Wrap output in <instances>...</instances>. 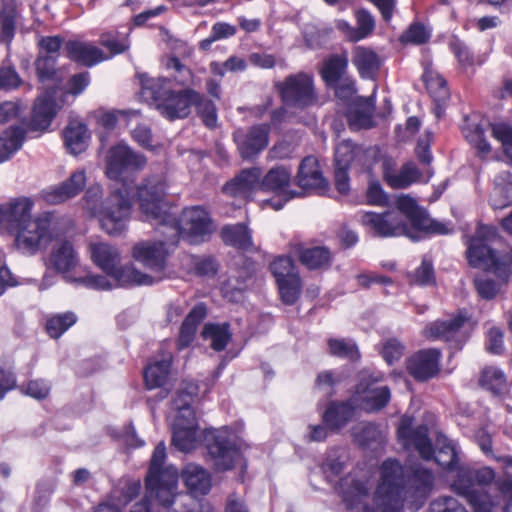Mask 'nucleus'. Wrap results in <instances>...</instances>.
Masks as SVG:
<instances>
[{
  "label": "nucleus",
  "instance_id": "f257e3e1",
  "mask_svg": "<svg viewBox=\"0 0 512 512\" xmlns=\"http://www.w3.org/2000/svg\"><path fill=\"white\" fill-rule=\"evenodd\" d=\"M166 182L162 176H151L137 189L139 208L146 221L153 223L167 243H176L180 234L192 241L203 240L214 231L208 212L199 206L183 210L179 220L170 213L165 201Z\"/></svg>",
  "mask_w": 512,
  "mask_h": 512
},
{
  "label": "nucleus",
  "instance_id": "f03ea898",
  "mask_svg": "<svg viewBox=\"0 0 512 512\" xmlns=\"http://www.w3.org/2000/svg\"><path fill=\"white\" fill-rule=\"evenodd\" d=\"M34 202L27 197L12 199L0 205V231L15 233L13 247L21 254L32 256L43 242L63 233L69 221L54 212L32 218Z\"/></svg>",
  "mask_w": 512,
  "mask_h": 512
},
{
  "label": "nucleus",
  "instance_id": "7ed1b4c3",
  "mask_svg": "<svg viewBox=\"0 0 512 512\" xmlns=\"http://www.w3.org/2000/svg\"><path fill=\"white\" fill-rule=\"evenodd\" d=\"M398 438L404 447H414L423 459L430 460L434 457L436 463L449 472H454L460 466L455 447L446 436H437L434 450L428 437V428L425 425L414 428L409 417L402 418L398 427Z\"/></svg>",
  "mask_w": 512,
  "mask_h": 512
},
{
  "label": "nucleus",
  "instance_id": "20e7f679",
  "mask_svg": "<svg viewBox=\"0 0 512 512\" xmlns=\"http://www.w3.org/2000/svg\"><path fill=\"white\" fill-rule=\"evenodd\" d=\"M139 79L143 96L156 102L161 114L168 119L187 117L193 102L201 100V94L190 88L172 91L167 78H150L142 74Z\"/></svg>",
  "mask_w": 512,
  "mask_h": 512
},
{
  "label": "nucleus",
  "instance_id": "39448f33",
  "mask_svg": "<svg viewBox=\"0 0 512 512\" xmlns=\"http://www.w3.org/2000/svg\"><path fill=\"white\" fill-rule=\"evenodd\" d=\"M90 257L93 263L109 275L119 286L151 285L154 277L142 273L133 266H121L118 249L106 242H91Z\"/></svg>",
  "mask_w": 512,
  "mask_h": 512
},
{
  "label": "nucleus",
  "instance_id": "423d86ee",
  "mask_svg": "<svg viewBox=\"0 0 512 512\" xmlns=\"http://www.w3.org/2000/svg\"><path fill=\"white\" fill-rule=\"evenodd\" d=\"M146 157L134 151L126 143H119L109 148L105 156V175L118 187L133 189L135 175L144 169Z\"/></svg>",
  "mask_w": 512,
  "mask_h": 512
},
{
  "label": "nucleus",
  "instance_id": "0eeeda50",
  "mask_svg": "<svg viewBox=\"0 0 512 512\" xmlns=\"http://www.w3.org/2000/svg\"><path fill=\"white\" fill-rule=\"evenodd\" d=\"M132 196L133 189L113 186L97 215L105 233L119 236L127 229L132 214Z\"/></svg>",
  "mask_w": 512,
  "mask_h": 512
},
{
  "label": "nucleus",
  "instance_id": "6e6552de",
  "mask_svg": "<svg viewBox=\"0 0 512 512\" xmlns=\"http://www.w3.org/2000/svg\"><path fill=\"white\" fill-rule=\"evenodd\" d=\"M494 234V229L491 227H479L476 235L470 240L467 258L471 266L492 271L497 277H501L505 281L510 274L512 257L498 256L489 247L488 242Z\"/></svg>",
  "mask_w": 512,
  "mask_h": 512
},
{
  "label": "nucleus",
  "instance_id": "1a4fd4ad",
  "mask_svg": "<svg viewBox=\"0 0 512 512\" xmlns=\"http://www.w3.org/2000/svg\"><path fill=\"white\" fill-rule=\"evenodd\" d=\"M487 127H490L493 137L501 144L506 161L512 164V125L505 122L491 124L485 120L477 121L475 118H467L463 126V133L477 149L478 155L485 157L491 152V146L484 138Z\"/></svg>",
  "mask_w": 512,
  "mask_h": 512
},
{
  "label": "nucleus",
  "instance_id": "9d476101",
  "mask_svg": "<svg viewBox=\"0 0 512 512\" xmlns=\"http://www.w3.org/2000/svg\"><path fill=\"white\" fill-rule=\"evenodd\" d=\"M453 473L451 488L457 494L466 497L476 512H495L499 505L498 500L476 487L471 468L458 466Z\"/></svg>",
  "mask_w": 512,
  "mask_h": 512
},
{
  "label": "nucleus",
  "instance_id": "9b49d317",
  "mask_svg": "<svg viewBox=\"0 0 512 512\" xmlns=\"http://www.w3.org/2000/svg\"><path fill=\"white\" fill-rule=\"evenodd\" d=\"M381 380L382 376H373L367 371H363L352 397L353 402L366 411H376L385 407L390 399V390L387 386L375 385Z\"/></svg>",
  "mask_w": 512,
  "mask_h": 512
},
{
  "label": "nucleus",
  "instance_id": "f8f14e48",
  "mask_svg": "<svg viewBox=\"0 0 512 512\" xmlns=\"http://www.w3.org/2000/svg\"><path fill=\"white\" fill-rule=\"evenodd\" d=\"M166 43L171 50V55L167 56L163 63L166 69L172 71L173 80L180 86H196L198 83L192 71L181 61V58L191 57L193 49L185 41L171 35L167 36Z\"/></svg>",
  "mask_w": 512,
  "mask_h": 512
},
{
  "label": "nucleus",
  "instance_id": "ddd939ff",
  "mask_svg": "<svg viewBox=\"0 0 512 512\" xmlns=\"http://www.w3.org/2000/svg\"><path fill=\"white\" fill-rule=\"evenodd\" d=\"M276 279L282 300L293 304L299 297L301 280L293 261L287 256L276 258L270 265Z\"/></svg>",
  "mask_w": 512,
  "mask_h": 512
},
{
  "label": "nucleus",
  "instance_id": "4468645a",
  "mask_svg": "<svg viewBox=\"0 0 512 512\" xmlns=\"http://www.w3.org/2000/svg\"><path fill=\"white\" fill-rule=\"evenodd\" d=\"M277 86L283 101L289 105L304 108L316 101L312 78L307 74L291 75Z\"/></svg>",
  "mask_w": 512,
  "mask_h": 512
},
{
  "label": "nucleus",
  "instance_id": "2eb2a0df",
  "mask_svg": "<svg viewBox=\"0 0 512 512\" xmlns=\"http://www.w3.org/2000/svg\"><path fill=\"white\" fill-rule=\"evenodd\" d=\"M168 486L146 494V497L155 499L159 512H193L195 501L187 494L177 492L175 473L167 472Z\"/></svg>",
  "mask_w": 512,
  "mask_h": 512
},
{
  "label": "nucleus",
  "instance_id": "dca6fc26",
  "mask_svg": "<svg viewBox=\"0 0 512 512\" xmlns=\"http://www.w3.org/2000/svg\"><path fill=\"white\" fill-rule=\"evenodd\" d=\"M395 205L398 213L404 215L413 227L418 230L437 234H447L452 229L446 224L434 221L409 195H400L396 198Z\"/></svg>",
  "mask_w": 512,
  "mask_h": 512
},
{
  "label": "nucleus",
  "instance_id": "f3484780",
  "mask_svg": "<svg viewBox=\"0 0 512 512\" xmlns=\"http://www.w3.org/2000/svg\"><path fill=\"white\" fill-rule=\"evenodd\" d=\"M132 258L150 269L155 275L154 282L162 279L160 273L166 267L168 252L163 241H141L132 247ZM151 276V274H149Z\"/></svg>",
  "mask_w": 512,
  "mask_h": 512
},
{
  "label": "nucleus",
  "instance_id": "a211bd4d",
  "mask_svg": "<svg viewBox=\"0 0 512 512\" xmlns=\"http://www.w3.org/2000/svg\"><path fill=\"white\" fill-rule=\"evenodd\" d=\"M291 180V172L283 167L277 166L270 169L261 180V189L275 192L277 195L264 202V205L271 206L274 210L281 209L284 204L296 196L293 191L286 190Z\"/></svg>",
  "mask_w": 512,
  "mask_h": 512
},
{
  "label": "nucleus",
  "instance_id": "6ab92c4d",
  "mask_svg": "<svg viewBox=\"0 0 512 512\" xmlns=\"http://www.w3.org/2000/svg\"><path fill=\"white\" fill-rule=\"evenodd\" d=\"M362 223L381 237L407 234V226L404 223L403 216L395 211H388L383 214L366 212L362 216Z\"/></svg>",
  "mask_w": 512,
  "mask_h": 512
},
{
  "label": "nucleus",
  "instance_id": "aec40b11",
  "mask_svg": "<svg viewBox=\"0 0 512 512\" xmlns=\"http://www.w3.org/2000/svg\"><path fill=\"white\" fill-rule=\"evenodd\" d=\"M207 448L209 457L217 471L232 469L241 456L235 443L224 432L217 433Z\"/></svg>",
  "mask_w": 512,
  "mask_h": 512
},
{
  "label": "nucleus",
  "instance_id": "412c9836",
  "mask_svg": "<svg viewBox=\"0 0 512 512\" xmlns=\"http://www.w3.org/2000/svg\"><path fill=\"white\" fill-rule=\"evenodd\" d=\"M86 182L85 170H76L59 185L43 191L42 197L48 204H61L79 195L83 191Z\"/></svg>",
  "mask_w": 512,
  "mask_h": 512
},
{
  "label": "nucleus",
  "instance_id": "4be33fe9",
  "mask_svg": "<svg viewBox=\"0 0 512 512\" xmlns=\"http://www.w3.org/2000/svg\"><path fill=\"white\" fill-rule=\"evenodd\" d=\"M166 458V448L163 442H160L154 449L151 457L148 475L146 477V494L168 486L167 472L175 473V481L178 483V471L170 466H163Z\"/></svg>",
  "mask_w": 512,
  "mask_h": 512
},
{
  "label": "nucleus",
  "instance_id": "5701e85b",
  "mask_svg": "<svg viewBox=\"0 0 512 512\" xmlns=\"http://www.w3.org/2000/svg\"><path fill=\"white\" fill-rule=\"evenodd\" d=\"M440 351L435 348L420 350L407 360L408 373L418 381H426L439 372Z\"/></svg>",
  "mask_w": 512,
  "mask_h": 512
},
{
  "label": "nucleus",
  "instance_id": "b1692460",
  "mask_svg": "<svg viewBox=\"0 0 512 512\" xmlns=\"http://www.w3.org/2000/svg\"><path fill=\"white\" fill-rule=\"evenodd\" d=\"M269 125L252 127L248 132L238 130L234 133L239 153L243 159L256 156L268 144Z\"/></svg>",
  "mask_w": 512,
  "mask_h": 512
},
{
  "label": "nucleus",
  "instance_id": "393cba45",
  "mask_svg": "<svg viewBox=\"0 0 512 512\" xmlns=\"http://www.w3.org/2000/svg\"><path fill=\"white\" fill-rule=\"evenodd\" d=\"M468 322L469 319L462 314L449 320H437L425 327L423 335L429 340L442 339L445 341L455 340L456 342H460L463 340L461 329Z\"/></svg>",
  "mask_w": 512,
  "mask_h": 512
},
{
  "label": "nucleus",
  "instance_id": "a878e982",
  "mask_svg": "<svg viewBox=\"0 0 512 512\" xmlns=\"http://www.w3.org/2000/svg\"><path fill=\"white\" fill-rule=\"evenodd\" d=\"M261 174V170L256 167L243 169L225 184L223 191L233 197L246 198L256 189H261Z\"/></svg>",
  "mask_w": 512,
  "mask_h": 512
},
{
  "label": "nucleus",
  "instance_id": "bb28decb",
  "mask_svg": "<svg viewBox=\"0 0 512 512\" xmlns=\"http://www.w3.org/2000/svg\"><path fill=\"white\" fill-rule=\"evenodd\" d=\"M199 440L196 417L175 419L173 424V445L182 452H189L196 447Z\"/></svg>",
  "mask_w": 512,
  "mask_h": 512
},
{
  "label": "nucleus",
  "instance_id": "cd10ccee",
  "mask_svg": "<svg viewBox=\"0 0 512 512\" xmlns=\"http://www.w3.org/2000/svg\"><path fill=\"white\" fill-rule=\"evenodd\" d=\"M297 183L304 189L319 192L326 190L328 183L322 175L316 158L308 156L302 160L297 175Z\"/></svg>",
  "mask_w": 512,
  "mask_h": 512
},
{
  "label": "nucleus",
  "instance_id": "c85d7f7f",
  "mask_svg": "<svg viewBox=\"0 0 512 512\" xmlns=\"http://www.w3.org/2000/svg\"><path fill=\"white\" fill-rule=\"evenodd\" d=\"M292 251L299 261L310 270L326 269L331 263V253L326 247H305L301 242L292 243Z\"/></svg>",
  "mask_w": 512,
  "mask_h": 512
},
{
  "label": "nucleus",
  "instance_id": "c756f323",
  "mask_svg": "<svg viewBox=\"0 0 512 512\" xmlns=\"http://www.w3.org/2000/svg\"><path fill=\"white\" fill-rule=\"evenodd\" d=\"M181 476L187 489L195 496L206 495L211 490V475L198 464H186L182 470Z\"/></svg>",
  "mask_w": 512,
  "mask_h": 512
},
{
  "label": "nucleus",
  "instance_id": "7c9ffc66",
  "mask_svg": "<svg viewBox=\"0 0 512 512\" xmlns=\"http://www.w3.org/2000/svg\"><path fill=\"white\" fill-rule=\"evenodd\" d=\"M141 490L138 481H129L119 489L113 491L108 502L100 504L95 512H123L122 510L134 501Z\"/></svg>",
  "mask_w": 512,
  "mask_h": 512
},
{
  "label": "nucleus",
  "instance_id": "2f4dec72",
  "mask_svg": "<svg viewBox=\"0 0 512 512\" xmlns=\"http://www.w3.org/2000/svg\"><path fill=\"white\" fill-rule=\"evenodd\" d=\"M356 406L353 399L343 402L333 401L328 404L323 413V422H325L332 431H339L351 421Z\"/></svg>",
  "mask_w": 512,
  "mask_h": 512
},
{
  "label": "nucleus",
  "instance_id": "473e14b6",
  "mask_svg": "<svg viewBox=\"0 0 512 512\" xmlns=\"http://www.w3.org/2000/svg\"><path fill=\"white\" fill-rule=\"evenodd\" d=\"M78 263L76 252L71 243L64 241L53 246L47 265L58 273L67 274Z\"/></svg>",
  "mask_w": 512,
  "mask_h": 512
},
{
  "label": "nucleus",
  "instance_id": "72a5a7b5",
  "mask_svg": "<svg viewBox=\"0 0 512 512\" xmlns=\"http://www.w3.org/2000/svg\"><path fill=\"white\" fill-rule=\"evenodd\" d=\"M63 138L68 153L76 156L87 149L90 134L85 124L72 120L63 130Z\"/></svg>",
  "mask_w": 512,
  "mask_h": 512
},
{
  "label": "nucleus",
  "instance_id": "f704fd0d",
  "mask_svg": "<svg viewBox=\"0 0 512 512\" xmlns=\"http://www.w3.org/2000/svg\"><path fill=\"white\" fill-rule=\"evenodd\" d=\"M65 50L69 59L89 67L106 59L98 47L87 42L68 41Z\"/></svg>",
  "mask_w": 512,
  "mask_h": 512
},
{
  "label": "nucleus",
  "instance_id": "c9c22d12",
  "mask_svg": "<svg viewBox=\"0 0 512 512\" xmlns=\"http://www.w3.org/2000/svg\"><path fill=\"white\" fill-rule=\"evenodd\" d=\"M55 114L56 104L53 94L46 93L38 97L33 108L31 119L33 128L37 130L48 128Z\"/></svg>",
  "mask_w": 512,
  "mask_h": 512
},
{
  "label": "nucleus",
  "instance_id": "e433bc0d",
  "mask_svg": "<svg viewBox=\"0 0 512 512\" xmlns=\"http://www.w3.org/2000/svg\"><path fill=\"white\" fill-rule=\"evenodd\" d=\"M490 201L494 209H503L512 203V174L509 171L495 176Z\"/></svg>",
  "mask_w": 512,
  "mask_h": 512
},
{
  "label": "nucleus",
  "instance_id": "4c0bfd02",
  "mask_svg": "<svg viewBox=\"0 0 512 512\" xmlns=\"http://www.w3.org/2000/svg\"><path fill=\"white\" fill-rule=\"evenodd\" d=\"M207 309L202 303L197 304L186 316L180 329L178 345L180 348L189 346L194 340L198 324L206 317Z\"/></svg>",
  "mask_w": 512,
  "mask_h": 512
},
{
  "label": "nucleus",
  "instance_id": "58836bf2",
  "mask_svg": "<svg viewBox=\"0 0 512 512\" xmlns=\"http://www.w3.org/2000/svg\"><path fill=\"white\" fill-rule=\"evenodd\" d=\"M221 238L225 244L238 249L252 250L254 245L251 232L244 224L226 225L221 230Z\"/></svg>",
  "mask_w": 512,
  "mask_h": 512
},
{
  "label": "nucleus",
  "instance_id": "ea45409f",
  "mask_svg": "<svg viewBox=\"0 0 512 512\" xmlns=\"http://www.w3.org/2000/svg\"><path fill=\"white\" fill-rule=\"evenodd\" d=\"M383 175L389 186L401 189L419 180L421 173L413 163H406L398 171L385 168Z\"/></svg>",
  "mask_w": 512,
  "mask_h": 512
},
{
  "label": "nucleus",
  "instance_id": "a19ab883",
  "mask_svg": "<svg viewBox=\"0 0 512 512\" xmlns=\"http://www.w3.org/2000/svg\"><path fill=\"white\" fill-rule=\"evenodd\" d=\"M171 364V355L150 363L144 371V379L149 389L161 387L167 380Z\"/></svg>",
  "mask_w": 512,
  "mask_h": 512
},
{
  "label": "nucleus",
  "instance_id": "79ce46f5",
  "mask_svg": "<svg viewBox=\"0 0 512 512\" xmlns=\"http://www.w3.org/2000/svg\"><path fill=\"white\" fill-rule=\"evenodd\" d=\"M26 131L14 126L4 130L0 135V162L11 157L23 144Z\"/></svg>",
  "mask_w": 512,
  "mask_h": 512
},
{
  "label": "nucleus",
  "instance_id": "37998d69",
  "mask_svg": "<svg viewBox=\"0 0 512 512\" xmlns=\"http://www.w3.org/2000/svg\"><path fill=\"white\" fill-rule=\"evenodd\" d=\"M352 434L357 443L368 448H376L385 439L384 432L373 423L361 422L355 425Z\"/></svg>",
  "mask_w": 512,
  "mask_h": 512
},
{
  "label": "nucleus",
  "instance_id": "c03bdc74",
  "mask_svg": "<svg viewBox=\"0 0 512 512\" xmlns=\"http://www.w3.org/2000/svg\"><path fill=\"white\" fill-rule=\"evenodd\" d=\"M352 61L361 76L367 78L372 77L380 66L377 54L373 50L362 46L354 48Z\"/></svg>",
  "mask_w": 512,
  "mask_h": 512
},
{
  "label": "nucleus",
  "instance_id": "a18cd8bd",
  "mask_svg": "<svg viewBox=\"0 0 512 512\" xmlns=\"http://www.w3.org/2000/svg\"><path fill=\"white\" fill-rule=\"evenodd\" d=\"M201 335L204 340L210 342V347L215 351L224 350L231 340L228 323H207L204 325Z\"/></svg>",
  "mask_w": 512,
  "mask_h": 512
},
{
  "label": "nucleus",
  "instance_id": "49530a36",
  "mask_svg": "<svg viewBox=\"0 0 512 512\" xmlns=\"http://www.w3.org/2000/svg\"><path fill=\"white\" fill-rule=\"evenodd\" d=\"M198 387L194 383H186L184 387L178 390L173 399V406L178 411L176 419H188L195 417L191 408L194 397L197 395Z\"/></svg>",
  "mask_w": 512,
  "mask_h": 512
},
{
  "label": "nucleus",
  "instance_id": "de8ad7c7",
  "mask_svg": "<svg viewBox=\"0 0 512 512\" xmlns=\"http://www.w3.org/2000/svg\"><path fill=\"white\" fill-rule=\"evenodd\" d=\"M423 79L435 102H446L449 99L450 93L446 81L439 73L431 67H426Z\"/></svg>",
  "mask_w": 512,
  "mask_h": 512
},
{
  "label": "nucleus",
  "instance_id": "09e8293b",
  "mask_svg": "<svg viewBox=\"0 0 512 512\" xmlns=\"http://www.w3.org/2000/svg\"><path fill=\"white\" fill-rule=\"evenodd\" d=\"M348 59L346 55H333L323 64L321 73L323 79L329 83H336L344 74Z\"/></svg>",
  "mask_w": 512,
  "mask_h": 512
},
{
  "label": "nucleus",
  "instance_id": "8fccbe9b",
  "mask_svg": "<svg viewBox=\"0 0 512 512\" xmlns=\"http://www.w3.org/2000/svg\"><path fill=\"white\" fill-rule=\"evenodd\" d=\"M327 343L329 352L333 356L348 358L353 361L360 357L357 346L352 340L330 338Z\"/></svg>",
  "mask_w": 512,
  "mask_h": 512
},
{
  "label": "nucleus",
  "instance_id": "3c124183",
  "mask_svg": "<svg viewBox=\"0 0 512 512\" xmlns=\"http://www.w3.org/2000/svg\"><path fill=\"white\" fill-rule=\"evenodd\" d=\"M239 276L230 277L222 285V291L224 297L230 301H239L242 298L243 291L248 287L247 282L250 280L248 273L243 272Z\"/></svg>",
  "mask_w": 512,
  "mask_h": 512
},
{
  "label": "nucleus",
  "instance_id": "603ef678",
  "mask_svg": "<svg viewBox=\"0 0 512 512\" xmlns=\"http://www.w3.org/2000/svg\"><path fill=\"white\" fill-rule=\"evenodd\" d=\"M76 320V316L71 312L58 314L47 321L46 330L52 338H58L75 324Z\"/></svg>",
  "mask_w": 512,
  "mask_h": 512
},
{
  "label": "nucleus",
  "instance_id": "864d4df0",
  "mask_svg": "<svg viewBox=\"0 0 512 512\" xmlns=\"http://www.w3.org/2000/svg\"><path fill=\"white\" fill-rule=\"evenodd\" d=\"M15 17L16 11L12 5L3 7L0 12V40L2 42L9 43L12 40L15 30Z\"/></svg>",
  "mask_w": 512,
  "mask_h": 512
},
{
  "label": "nucleus",
  "instance_id": "5fc2aeb1",
  "mask_svg": "<svg viewBox=\"0 0 512 512\" xmlns=\"http://www.w3.org/2000/svg\"><path fill=\"white\" fill-rule=\"evenodd\" d=\"M65 278L69 282L77 283L84 285L88 288L95 289V290H111L114 287L118 286L117 283L114 281L112 283L106 276L95 274V275H87L84 277L79 278H73L71 276H65Z\"/></svg>",
  "mask_w": 512,
  "mask_h": 512
},
{
  "label": "nucleus",
  "instance_id": "6e6d98bb",
  "mask_svg": "<svg viewBox=\"0 0 512 512\" xmlns=\"http://www.w3.org/2000/svg\"><path fill=\"white\" fill-rule=\"evenodd\" d=\"M480 384L497 393L500 392L506 384V379L503 372L494 367L485 368L480 378Z\"/></svg>",
  "mask_w": 512,
  "mask_h": 512
},
{
  "label": "nucleus",
  "instance_id": "4d7b16f0",
  "mask_svg": "<svg viewBox=\"0 0 512 512\" xmlns=\"http://www.w3.org/2000/svg\"><path fill=\"white\" fill-rule=\"evenodd\" d=\"M356 149H358V146L353 145L350 141H343L338 144L335 150V166L346 169L352 167Z\"/></svg>",
  "mask_w": 512,
  "mask_h": 512
},
{
  "label": "nucleus",
  "instance_id": "13d9d810",
  "mask_svg": "<svg viewBox=\"0 0 512 512\" xmlns=\"http://www.w3.org/2000/svg\"><path fill=\"white\" fill-rule=\"evenodd\" d=\"M498 278L500 281L496 282L488 277H477L474 283L478 294L487 300L494 298L500 292L502 284L507 281V279L503 281L501 277Z\"/></svg>",
  "mask_w": 512,
  "mask_h": 512
},
{
  "label": "nucleus",
  "instance_id": "bf43d9fd",
  "mask_svg": "<svg viewBox=\"0 0 512 512\" xmlns=\"http://www.w3.org/2000/svg\"><path fill=\"white\" fill-rule=\"evenodd\" d=\"M429 512H468L459 501L450 496H443L433 500L429 505Z\"/></svg>",
  "mask_w": 512,
  "mask_h": 512
},
{
  "label": "nucleus",
  "instance_id": "052dcab7",
  "mask_svg": "<svg viewBox=\"0 0 512 512\" xmlns=\"http://www.w3.org/2000/svg\"><path fill=\"white\" fill-rule=\"evenodd\" d=\"M356 20L357 28H355V31L357 32L359 40H361L372 33L375 28V21L372 15L364 9L356 12Z\"/></svg>",
  "mask_w": 512,
  "mask_h": 512
},
{
  "label": "nucleus",
  "instance_id": "680f3d73",
  "mask_svg": "<svg viewBox=\"0 0 512 512\" xmlns=\"http://www.w3.org/2000/svg\"><path fill=\"white\" fill-rule=\"evenodd\" d=\"M103 194L102 187L99 185H92L89 187L83 197L84 206L93 215L97 216L99 208L103 201H101Z\"/></svg>",
  "mask_w": 512,
  "mask_h": 512
},
{
  "label": "nucleus",
  "instance_id": "e2e57ef3",
  "mask_svg": "<svg viewBox=\"0 0 512 512\" xmlns=\"http://www.w3.org/2000/svg\"><path fill=\"white\" fill-rule=\"evenodd\" d=\"M57 58L39 53L35 66L37 74L41 80L50 79L55 73Z\"/></svg>",
  "mask_w": 512,
  "mask_h": 512
},
{
  "label": "nucleus",
  "instance_id": "0e129e2a",
  "mask_svg": "<svg viewBox=\"0 0 512 512\" xmlns=\"http://www.w3.org/2000/svg\"><path fill=\"white\" fill-rule=\"evenodd\" d=\"M193 105L196 106L205 125L210 128L215 127L217 117L215 106L213 105V103L211 101L204 99V97L201 95V100L193 102Z\"/></svg>",
  "mask_w": 512,
  "mask_h": 512
},
{
  "label": "nucleus",
  "instance_id": "69168bd1",
  "mask_svg": "<svg viewBox=\"0 0 512 512\" xmlns=\"http://www.w3.org/2000/svg\"><path fill=\"white\" fill-rule=\"evenodd\" d=\"M100 44L107 48L111 55L121 54L129 48V41L127 38L118 40L111 33H104L100 37Z\"/></svg>",
  "mask_w": 512,
  "mask_h": 512
},
{
  "label": "nucleus",
  "instance_id": "338daca9",
  "mask_svg": "<svg viewBox=\"0 0 512 512\" xmlns=\"http://www.w3.org/2000/svg\"><path fill=\"white\" fill-rule=\"evenodd\" d=\"M504 334L498 327H492L487 332L486 348L490 353L501 354L504 351Z\"/></svg>",
  "mask_w": 512,
  "mask_h": 512
},
{
  "label": "nucleus",
  "instance_id": "774afa93",
  "mask_svg": "<svg viewBox=\"0 0 512 512\" xmlns=\"http://www.w3.org/2000/svg\"><path fill=\"white\" fill-rule=\"evenodd\" d=\"M429 38V33L426 28L420 24H413L409 29L401 36L402 42L422 44Z\"/></svg>",
  "mask_w": 512,
  "mask_h": 512
}]
</instances>
